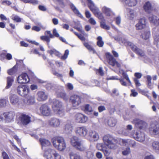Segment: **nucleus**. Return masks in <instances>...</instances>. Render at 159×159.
Returning <instances> with one entry per match:
<instances>
[{
  "label": "nucleus",
  "instance_id": "40",
  "mask_svg": "<svg viewBox=\"0 0 159 159\" xmlns=\"http://www.w3.org/2000/svg\"><path fill=\"white\" fill-rule=\"evenodd\" d=\"M86 157L88 159H95V158L94 157L93 153L91 151H87L86 152Z\"/></svg>",
  "mask_w": 159,
  "mask_h": 159
},
{
  "label": "nucleus",
  "instance_id": "6",
  "mask_svg": "<svg viewBox=\"0 0 159 159\" xmlns=\"http://www.w3.org/2000/svg\"><path fill=\"white\" fill-rule=\"evenodd\" d=\"M17 91L18 94L20 96L26 97L29 94L30 90L27 85H20L17 87Z\"/></svg>",
  "mask_w": 159,
  "mask_h": 159
},
{
  "label": "nucleus",
  "instance_id": "52",
  "mask_svg": "<svg viewBox=\"0 0 159 159\" xmlns=\"http://www.w3.org/2000/svg\"><path fill=\"white\" fill-rule=\"evenodd\" d=\"M129 139H121L120 141L122 143L123 145L128 146Z\"/></svg>",
  "mask_w": 159,
  "mask_h": 159
},
{
  "label": "nucleus",
  "instance_id": "21",
  "mask_svg": "<svg viewBox=\"0 0 159 159\" xmlns=\"http://www.w3.org/2000/svg\"><path fill=\"white\" fill-rule=\"evenodd\" d=\"M89 136L93 139L94 141H98L99 139L98 134L95 131H89Z\"/></svg>",
  "mask_w": 159,
  "mask_h": 159
},
{
  "label": "nucleus",
  "instance_id": "23",
  "mask_svg": "<svg viewBox=\"0 0 159 159\" xmlns=\"http://www.w3.org/2000/svg\"><path fill=\"white\" fill-rule=\"evenodd\" d=\"M5 113L6 117V122H10L13 120L15 116V113L14 112L10 111Z\"/></svg>",
  "mask_w": 159,
  "mask_h": 159
},
{
  "label": "nucleus",
  "instance_id": "42",
  "mask_svg": "<svg viewBox=\"0 0 159 159\" xmlns=\"http://www.w3.org/2000/svg\"><path fill=\"white\" fill-rule=\"evenodd\" d=\"M128 46H129L132 50L135 52L138 48L136 45L131 42L128 43Z\"/></svg>",
  "mask_w": 159,
  "mask_h": 159
},
{
  "label": "nucleus",
  "instance_id": "13",
  "mask_svg": "<svg viewBox=\"0 0 159 159\" xmlns=\"http://www.w3.org/2000/svg\"><path fill=\"white\" fill-rule=\"evenodd\" d=\"M75 120L77 122L80 123H84L87 121L88 117L81 113L76 114L75 116Z\"/></svg>",
  "mask_w": 159,
  "mask_h": 159
},
{
  "label": "nucleus",
  "instance_id": "46",
  "mask_svg": "<svg viewBox=\"0 0 159 159\" xmlns=\"http://www.w3.org/2000/svg\"><path fill=\"white\" fill-rule=\"evenodd\" d=\"M40 39L41 40L46 41L47 43V44L48 47L49 48V43L50 41V39L47 36H42L40 37Z\"/></svg>",
  "mask_w": 159,
  "mask_h": 159
},
{
  "label": "nucleus",
  "instance_id": "41",
  "mask_svg": "<svg viewBox=\"0 0 159 159\" xmlns=\"http://www.w3.org/2000/svg\"><path fill=\"white\" fill-rule=\"evenodd\" d=\"M84 111L87 113L89 114L93 111V109L89 105L87 104L85 106Z\"/></svg>",
  "mask_w": 159,
  "mask_h": 159
},
{
  "label": "nucleus",
  "instance_id": "35",
  "mask_svg": "<svg viewBox=\"0 0 159 159\" xmlns=\"http://www.w3.org/2000/svg\"><path fill=\"white\" fill-rule=\"evenodd\" d=\"M152 147L153 149L156 152H159V142L155 141L152 144Z\"/></svg>",
  "mask_w": 159,
  "mask_h": 159
},
{
  "label": "nucleus",
  "instance_id": "27",
  "mask_svg": "<svg viewBox=\"0 0 159 159\" xmlns=\"http://www.w3.org/2000/svg\"><path fill=\"white\" fill-rule=\"evenodd\" d=\"M14 80V78L12 76H9L7 78L6 89L9 88L12 85Z\"/></svg>",
  "mask_w": 159,
  "mask_h": 159
},
{
  "label": "nucleus",
  "instance_id": "4",
  "mask_svg": "<svg viewBox=\"0 0 159 159\" xmlns=\"http://www.w3.org/2000/svg\"><path fill=\"white\" fill-rule=\"evenodd\" d=\"M88 2V6L90 10L94 14L101 20H105L103 15L99 9L95 6L91 0H87Z\"/></svg>",
  "mask_w": 159,
  "mask_h": 159
},
{
  "label": "nucleus",
  "instance_id": "11",
  "mask_svg": "<svg viewBox=\"0 0 159 159\" xmlns=\"http://www.w3.org/2000/svg\"><path fill=\"white\" fill-rule=\"evenodd\" d=\"M149 131L152 134L157 135L159 134V125L157 123L151 124L149 128Z\"/></svg>",
  "mask_w": 159,
  "mask_h": 159
},
{
  "label": "nucleus",
  "instance_id": "54",
  "mask_svg": "<svg viewBox=\"0 0 159 159\" xmlns=\"http://www.w3.org/2000/svg\"><path fill=\"white\" fill-rule=\"evenodd\" d=\"M153 36L154 37V40L156 42L157 45L159 44V35H157L155 34L153 32Z\"/></svg>",
  "mask_w": 159,
  "mask_h": 159
},
{
  "label": "nucleus",
  "instance_id": "9",
  "mask_svg": "<svg viewBox=\"0 0 159 159\" xmlns=\"http://www.w3.org/2000/svg\"><path fill=\"white\" fill-rule=\"evenodd\" d=\"M75 133L80 137H86L88 133V130L85 126L78 127L75 129Z\"/></svg>",
  "mask_w": 159,
  "mask_h": 159
},
{
  "label": "nucleus",
  "instance_id": "62",
  "mask_svg": "<svg viewBox=\"0 0 159 159\" xmlns=\"http://www.w3.org/2000/svg\"><path fill=\"white\" fill-rule=\"evenodd\" d=\"M6 104V100L5 99H0V106L3 107Z\"/></svg>",
  "mask_w": 159,
  "mask_h": 159
},
{
  "label": "nucleus",
  "instance_id": "39",
  "mask_svg": "<svg viewBox=\"0 0 159 159\" xmlns=\"http://www.w3.org/2000/svg\"><path fill=\"white\" fill-rule=\"evenodd\" d=\"M84 46L86 47V48L89 50V51H93V53H96L95 51L88 43L85 42L84 43Z\"/></svg>",
  "mask_w": 159,
  "mask_h": 159
},
{
  "label": "nucleus",
  "instance_id": "56",
  "mask_svg": "<svg viewBox=\"0 0 159 159\" xmlns=\"http://www.w3.org/2000/svg\"><path fill=\"white\" fill-rule=\"evenodd\" d=\"M30 53V54H38L39 56H40L41 55V54L39 53L36 49H34L31 50Z\"/></svg>",
  "mask_w": 159,
  "mask_h": 159
},
{
  "label": "nucleus",
  "instance_id": "60",
  "mask_svg": "<svg viewBox=\"0 0 159 159\" xmlns=\"http://www.w3.org/2000/svg\"><path fill=\"white\" fill-rule=\"evenodd\" d=\"M117 25H119L121 22V19L120 17V16H118L116 17L115 19Z\"/></svg>",
  "mask_w": 159,
  "mask_h": 159
},
{
  "label": "nucleus",
  "instance_id": "38",
  "mask_svg": "<svg viewBox=\"0 0 159 159\" xmlns=\"http://www.w3.org/2000/svg\"><path fill=\"white\" fill-rule=\"evenodd\" d=\"M97 39L98 40L97 42V45L100 47H102L103 46L104 43L102 40V38L101 36H98V37Z\"/></svg>",
  "mask_w": 159,
  "mask_h": 159
},
{
  "label": "nucleus",
  "instance_id": "45",
  "mask_svg": "<svg viewBox=\"0 0 159 159\" xmlns=\"http://www.w3.org/2000/svg\"><path fill=\"white\" fill-rule=\"evenodd\" d=\"M17 71L16 69L15 66H14L11 69L7 71V73L10 75H12L15 74Z\"/></svg>",
  "mask_w": 159,
  "mask_h": 159
},
{
  "label": "nucleus",
  "instance_id": "58",
  "mask_svg": "<svg viewBox=\"0 0 159 159\" xmlns=\"http://www.w3.org/2000/svg\"><path fill=\"white\" fill-rule=\"evenodd\" d=\"M5 113H4L1 115L0 116V121H3L5 120L6 121V117L5 116Z\"/></svg>",
  "mask_w": 159,
  "mask_h": 159
},
{
  "label": "nucleus",
  "instance_id": "2",
  "mask_svg": "<svg viewBox=\"0 0 159 159\" xmlns=\"http://www.w3.org/2000/svg\"><path fill=\"white\" fill-rule=\"evenodd\" d=\"M52 141L53 146L60 151H63L66 148V143L62 137H54L52 139Z\"/></svg>",
  "mask_w": 159,
  "mask_h": 159
},
{
  "label": "nucleus",
  "instance_id": "5",
  "mask_svg": "<svg viewBox=\"0 0 159 159\" xmlns=\"http://www.w3.org/2000/svg\"><path fill=\"white\" fill-rule=\"evenodd\" d=\"M52 108L56 113L59 115L63 114V110L62 102L56 99H54L53 102Z\"/></svg>",
  "mask_w": 159,
  "mask_h": 159
},
{
  "label": "nucleus",
  "instance_id": "33",
  "mask_svg": "<svg viewBox=\"0 0 159 159\" xmlns=\"http://www.w3.org/2000/svg\"><path fill=\"white\" fill-rule=\"evenodd\" d=\"M107 123L111 127L114 126L116 123V120L114 118L110 117L108 120Z\"/></svg>",
  "mask_w": 159,
  "mask_h": 159
},
{
  "label": "nucleus",
  "instance_id": "12",
  "mask_svg": "<svg viewBox=\"0 0 159 159\" xmlns=\"http://www.w3.org/2000/svg\"><path fill=\"white\" fill-rule=\"evenodd\" d=\"M30 78L26 73L22 74L17 77V81L20 84H26L29 82Z\"/></svg>",
  "mask_w": 159,
  "mask_h": 159
},
{
  "label": "nucleus",
  "instance_id": "19",
  "mask_svg": "<svg viewBox=\"0 0 159 159\" xmlns=\"http://www.w3.org/2000/svg\"><path fill=\"white\" fill-rule=\"evenodd\" d=\"M134 138L136 140L140 142H143L145 140V134L143 133L136 132L133 135Z\"/></svg>",
  "mask_w": 159,
  "mask_h": 159
},
{
  "label": "nucleus",
  "instance_id": "63",
  "mask_svg": "<svg viewBox=\"0 0 159 159\" xmlns=\"http://www.w3.org/2000/svg\"><path fill=\"white\" fill-rule=\"evenodd\" d=\"M2 155L3 159H10L8 155L6 152H3Z\"/></svg>",
  "mask_w": 159,
  "mask_h": 159
},
{
  "label": "nucleus",
  "instance_id": "32",
  "mask_svg": "<svg viewBox=\"0 0 159 159\" xmlns=\"http://www.w3.org/2000/svg\"><path fill=\"white\" fill-rule=\"evenodd\" d=\"M125 3L130 7L134 6L137 4L136 0H123Z\"/></svg>",
  "mask_w": 159,
  "mask_h": 159
},
{
  "label": "nucleus",
  "instance_id": "59",
  "mask_svg": "<svg viewBox=\"0 0 159 159\" xmlns=\"http://www.w3.org/2000/svg\"><path fill=\"white\" fill-rule=\"evenodd\" d=\"M53 37L54 36L56 37H58L59 36V34L57 31V30L56 29H54L53 30Z\"/></svg>",
  "mask_w": 159,
  "mask_h": 159
},
{
  "label": "nucleus",
  "instance_id": "55",
  "mask_svg": "<svg viewBox=\"0 0 159 159\" xmlns=\"http://www.w3.org/2000/svg\"><path fill=\"white\" fill-rule=\"evenodd\" d=\"M69 54V51L68 50H66L64 53V55L61 57V59L63 60L66 59L67 57Z\"/></svg>",
  "mask_w": 159,
  "mask_h": 159
},
{
  "label": "nucleus",
  "instance_id": "7",
  "mask_svg": "<svg viewBox=\"0 0 159 159\" xmlns=\"http://www.w3.org/2000/svg\"><path fill=\"white\" fill-rule=\"evenodd\" d=\"M106 57L109 64L112 66L116 65L117 67L120 68L121 66L120 64L118 62L114 57L109 52L106 54Z\"/></svg>",
  "mask_w": 159,
  "mask_h": 159
},
{
  "label": "nucleus",
  "instance_id": "8",
  "mask_svg": "<svg viewBox=\"0 0 159 159\" xmlns=\"http://www.w3.org/2000/svg\"><path fill=\"white\" fill-rule=\"evenodd\" d=\"M39 111L41 114L44 116H48L51 115V110L50 107L46 104H44L40 107Z\"/></svg>",
  "mask_w": 159,
  "mask_h": 159
},
{
  "label": "nucleus",
  "instance_id": "44",
  "mask_svg": "<svg viewBox=\"0 0 159 159\" xmlns=\"http://www.w3.org/2000/svg\"><path fill=\"white\" fill-rule=\"evenodd\" d=\"M150 32L149 31L144 32L141 35L142 38L144 39H148Z\"/></svg>",
  "mask_w": 159,
  "mask_h": 159
},
{
  "label": "nucleus",
  "instance_id": "16",
  "mask_svg": "<svg viewBox=\"0 0 159 159\" xmlns=\"http://www.w3.org/2000/svg\"><path fill=\"white\" fill-rule=\"evenodd\" d=\"M56 153L54 150L49 148L45 151L44 156L46 157L47 159H54Z\"/></svg>",
  "mask_w": 159,
  "mask_h": 159
},
{
  "label": "nucleus",
  "instance_id": "20",
  "mask_svg": "<svg viewBox=\"0 0 159 159\" xmlns=\"http://www.w3.org/2000/svg\"><path fill=\"white\" fill-rule=\"evenodd\" d=\"M136 29L140 30L146 27V20L145 18L140 19L138 23L135 25Z\"/></svg>",
  "mask_w": 159,
  "mask_h": 159
},
{
  "label": "nucleus",
  "instance_id": "22",
  "mask_svg": "<svg viewBox=\"0 0 159 159\" xmlns=\"http://www.w3.org/2000/svg\"><path fill=\"white\" fill-rule=\"evenodd\" d=\"M38 100L40 101H43L47 99L48 95L43 91H39L37 93Z\"/></svg>",
  "mask_w": 159,
  "mask_h": 159
},
{
  "label": "nucleus",
  "instance_id": "3",
  "mask_svg": "<svg viewBox=\"0 0 159 159\" xmlns=\"http://www.w3.org/2000/svg\"><path fill=\"white\" fill-rule=\"evenodd\" d=\"M70 143L73 147L79 151H84L86 149L82 141L77 137L74 136L72 137L71 139Z\"/></svg>",
  "mask_w": 159,
  "mask_h": 159
},
{
  "label": "nucleus",
  "instance_id": "1",
  "mask_svg": "<svg viewBox=\"0 0 159 159\" xmlns=\"http://www.w3.org/2000/svg\"><path fill=\"white\" fill-rule=\"evenodd\" d=\"M104 143H98L96 145V148L98 150L102 151L105 147H107L111 149H116L117 148L116 144L117 140L110 135L104 136L103 138Z\"/></svg>",
  "mask_w": 159,
  "mask_h": 159
},
{
  "label": "nucleus",
  "instance_id": "53",
  "mask_svg": "<svg viewBox=\"0 0 159 159\" xmlns=\"http://www.w3.org/2000/svg\"><path fill=\"white\" fill-rule=\"evenodd\" d=\"M129 142L128 146H130L133 148L135 147L136 146V143L134 141L129 139Z\"/></svg>",
  "mask_w": 159,
  "mask_h": 159
},
{
  "label": "nucleus",
  "instance_id": "10",
  "mask_svg": "<svg viewBox=\"0 0 159 159\" xmlns=\"http://www.w3.org/2000/svg\"><path fill=\"white\" fill-rule=\"evenodd\" d=\"M70 99L71 102L74 107H77L81 103V98L79 95H73L70 97Z\"/></svg>",
  "mask_w": 159,
  "mask_h": 159
},
{
  "label": "nucleus",
  "instance_id": "14",
  "mask_svg": "<svg viewBox=\"0 0 159 159\" xmlns=\"http://www.w3.org/2000/svg\"><path fill=\"white\" fill-rule=\"evenodd\" d=\"M133 123L135 124L137 127L140 129L145 128L147 126V124L145 122L138 119L134 120Z\"/></svg>",
  "mask_w": 159,
  "mask_h": 159
},
{
  "label": "nucleus",
  "instance_id": "28",
  "mask_svg": "<svg viewBox=\"0 0 159 159\" xmlns=\"http://www.w3.org/2000/svg\"><path fill=\"white\" fill-rule=\"evenodd\" d=\"M70 6L71 10L75 14L80 17H83L79 10L74 4L72 3H71L70 5Z\"/></svg>",
  "mask_w": 159,
  "mask_h": 159
},
{
  "label": "nucleus",
  "instance_id": "50",
  "mask_svg": "<svg viewBox=\"0 0 159 159\" xmlns=\"http://www.w3.org/2000/svg\"><path fill=\"white\" fill-rule=\"evenodd\" d=\"M128 17L130 19H133L134 17V11L133 10H130L127 14Z\"/></svg>",
  "mask_w": 159,
  "mask_h": 159
},
{
  "label": "nucleus",
  "instance_id": "49",
  "mask_svg": "<svg viewBox=\"0 0 159 159\" xmlns=\"http://www.w3.org/2000/svg\"><path fill=\"white\" fill-rule=\"evenodd\" d=\"M135 53L141 57H143L144 55V53L143 51L139 48Z\"/></svg>",
  "mask_w": 159,
  "mask_h": 159
},
{
  "label": "nucleus",
  "instance_id": "18",
  "mask_svg": "<svg viewBox=\"0 0 159 159\" xmlns=\"http://www.w3.org/2000/svg\"><path fill=\"white\" fill-rule=\"evenodd\" d=\"M10 102L13 105H18L19 104V97L16 95L11 94L9 96Z\"/></svg>",
  "mask_w": 159,
  "mask_h": 159
},
{
  "label": "nucleus",
  "instance_id": "26",
  "mask_svg": "<svg viewBox=\"0 0 159 159\" xmlns=\"http://www.w3.org/2000/svg\"><path fill=\"white\" fill-rule=\"evenodd\" d=\"M26 102L28 104H32L35 102V97L34 96L28 95L25 98Z\"/></svg>",
  "mask_w": 159,
  "mask_h": 159
},
{
  "label": "nucleus",
  "instance_id": "25",
  "mask_svg": "<svg viewBox=\"0 0 159 159\" xmlns=\"http://www.w3.org/2000/svg\"><path fill=\"white\" fill-rule=\"evenodd\" d=\"M102 11L106 16H110L112 14H114L111 10L106 6H104L102 7Z\"/></svg>",
  "mask_w": 159,
  "mask_h": 159
},
{
  "label": "nucleus",
  "instance_id": "17",
  "mask_svg": "<svg viewBox=\"0 0 159 159\" xmlns=\"http://www.w3.org/2000/svg\"><path fill=\"white\" fill-rule=\"evenodd\" d=\"M19 118L21 123L23 125H27L30 122V117L25 114H21Z\"/></svg>",
  "mask_w": 159,
  "mask_h": 159
},
{
  "label": "nucleus",
  "instance_id": "34",
  "mask_svg": "<svg viewBox=\"0 0 159 159\" xmlns=\"http://www.w3.org/2000/svg\"><path fill=\"white\" fill-rule=\"evenodd\" d=\"M72 127L70 123L66 124L64 128L65 131L66 133H70L72 131Z\"/></svg>",
  "mask_w": 159,
  "mask_h": 159
},
{
  "label": "nucleus",
  "instance_id": "47",
  "mask_svg": "<svg viewBox=\"0 0 159 159\" xmlns=\"http://www.w3.org/2000/svg\"><path fill=\"white\" fill-rule=\"evenodd\" d=\"M130 152V148L129 147H127L123 151L122 153L123 155L126 156L129 154Z\"/></svg>",
  "mask_w": 159,
  "mask_h": 159
},
{
  "label": "nucleus",
  "instance_id": "51",
  "mask_svg": "<svg viewBox=\"0 0 159 159\" xmlns=\"http://www.w3.org/2000/svg\"><path fill=\"white\" fill-rule=\"evenodd\" d=\"M6 56L7 59L8 60L12 59V56L10 53H7L6 56L4 54H2L0 56V59H1V57Z\"/></svg>",
  "mask_w": 159,
  "mask_h": 159
},
{
  "label": "nucleus",
  "instance_id": "30",
  "mask_svg": "<svg viewBox=\"0 0 159 159\" xmlns=\"http://www.w3.org/2000/svg\"><path fill=\"white\" fill-rule=\"evenodd\" d=\"M143 8L146 12L150 13L152 8V6L149 2H146L143 6Z\"/></svg>",
  "mask_w": 159,
  "mask_h": 159
},
{
  "label": "nucleus",
  "instance_id": "43",
  "mask_svg": "<svg viewBox=\"0 0 159 159\" xmlns=\"http://www.w3.org/2000/svg\"><path fill=\"white\" fill-rule=\"evenodd\" d=\"M107 147H105L102 151L103 152L105 156L107 157L110 154L111 151L110 150L107 148Z\"/></svg>",
  "mask_w": 159,
  "mask_h": 159
},
{
  "label": "nucleus",
  "instance_id": "37",
  "mask_svg": "<svg viewBox=\"0 0 159 159\" xmlns=\"http://www.w3.org/2000/svg\"><path fill=\"white\" fill-rule=\"evenodd\" d=\"M57 96L61 98L65 101H67L69 98L68 96L65 93L63 92H60L58 93Z\"/></svg>",
  "mask_w": 159,
  "mask_h": 159
},
{
  "label": "nucleus",
  "instance_id": "64",
  "mask_svg": "<svg viewBox=\"0 0 159 159\" xmlns=\"http://www.w3.org/2000/svg\"><path fill=\"white\" fill-rule=\"evenodd\" d=\"M66 86L67 88L70 90H72L73 89V85L70 83H68L66 84Z\"/></svg>",
  "mask_w": 159,
  "mask_h": 159
},
{
  "label": "nucleus",
  "instance_id": "61",
  "mask_svg": "<svg viewBox=\"0 0 159 159\" xmlns=\"http://www.w3.org/2000/svg\"><path fill=\"white\" fill-rule=\"evenodd\" d=\"M134 75L136 77L135 78H137V79H140L142 76V74L139 72L135 73L134 74Z\"/></svg>",
  "mask_w": 159,
  "mask_h": 159
},
{
  "label": "nucleus",
  "instance_id": "36",
  "mask_svg": "<svg viewBox=\"0 0 159 159\" xmlns=\"http://www.w3.org/2000/svg\"><path fill=\"white\" fill-rule=\"evenodd\" d=\"M100 24L101 27L102 29L106 30H109L110 29V27L106 24L105 20H101L100 22Z\"/></svg>",
  "mask_w": 159,
  "mask_h": 159
},
{
  "label": "nucleus",
  "instance_id": "15",
  "mask_svg": "<svg viewBox=\"0 0 159 159\" xmlns=\"http://www.w3.org/2000/svg\"><path fill=\"white\" fill-rule=\"evenodd\" d=\"M48 124L50 126L54 128L58 127L60 124V121L58 118L55 117L51 118L48 120Z\"/></svg>",
  "mask_w": 159,
  "mask_h": 159
},
{
  "label": "nucleus",
  "instance_id": "48",
  "mask_svg": "<svg viewBox=\"0 0 159 159\" xmlns=\"http://www.w3.org/2000/svg\"><path fill=\"white\" fill-rule=\"evenodd\" d=\"M11 19L18 22H20L21 20V19L19 16L16 15H13L12 16Z\"/></svg>",
  "mask_w": 159,
  "mask_h": 159
},
{
  "label": "nucleus",
  "instance_id": "31",
  "mask_svg": "<svg viewBox=\"0 0 159 159\" xmlns=\"http://www.w3.org/2000/svg\"><path fill=\"white\" fill-rule=\"evenodd\" d=\"M70 159H82L80 156L73 152H70L69 154Z\"/></svg>",
  "mask_w": 159,
  "mask_h": 159
},
{
  "label": "nucleus",
  "instance_id": "57",
  "mask_svg": "<svg viewBox=\"0 0 159 159\" xmlns=\"http://www.w3.org/2000/svg\"><path fill=\"white\" fill-rule=\"evenodd\" d=\"M133 80L136 87H139L141 85L140 83L139 82V80L136 78H134Z\"/></svg>",
  "mask_w": 159,
  "mask_h": 159
},
{
  "label": "nucleus",
  "instance_id": "29",
  "mask_svg": "<svg viewBox=\"0 0 159 159\" xmlns=\"http://www.w3.org/2000/svg\"><path fill=\"white\" fill-rule=\"evenodd\" d=\"M39 141L42 147L48 146L51 144V143L49 140L44 139H40Z\"/></svg>",
  "mask_w": 159,
  "mask_h": 159
},
{
  "label": "nucleus",
  "instance_id": "24",
  "mask_svg": "<svg viewBox=\"0 0 159 159\" xmlns=\"http://www.w3.org/2000/svg\"><path fill=\"white\" fill-rule=\"evenodd\" d=\"M148 19L151 23H152L156 25H159L158 18L156 16L150 14L148 16Z\"/></svg>",
  "mask_w": 159,
  "mask_h": 159
}]
</instances>
